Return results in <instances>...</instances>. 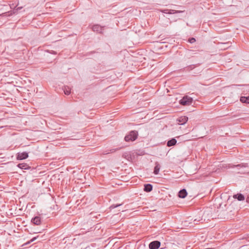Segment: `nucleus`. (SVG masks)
<instances>
[{
    "mask_svg": "<svg viewBox=\"0 0 249 249\" xmlns=\"http://www.w3.org/2000/svg\"><path fill=\"white\" fill-rule=\"evenodd\" d=\"M38 236L37 237H35L34 238H33L31 240H30L29 241H28L26 244H29L30 243H31V242L34 241L37 238Z\"/></svg>",
    "mask_w": 249,
    "mask_h": 249,
    "instance_id": "412c9836",
    "label": "nucleus"
},
{
    "mask_svg": "<svg viewBox=\"0 0 249 249\" xmlns=\"http://www.w3.org/2000/svg\"><path fill=\"white\" fill-rule=\"evenodd\" d=\"M240 100L242 103L249 104V96L248 97L242 96Z\"/></svg>",
    "mask_w": 249,
    "mask_h": 249,
    "instance_id": "f3484780",
    "label": "nucleus"
},
{
    "mask_svg": "<svg viewBox=\"0 0 249 249\" xmlns=\"http://www.w3.org/2000/svg\"><path fill=\"white\" fill-rule=\"evenodd\" d=\"M17 166L21 169H29L31 167L26 163H19Z\"/></svg>",
    "mask_w": 249,
    "mask_h": 249,
    "instance_id": "f8f14e48",
    "label": "nucleus"
},
{
    "mask_svg": "<svg viewBox=\"0 0 249 249\" xmlns=\"http://www.w3.org/2000/svg\"><path fill=\"white\" fill-rule=\"evenodd\" d=\"M159 11L163 13L168 14H174L183 13L184 11L181 10H175L172 9H160Z\"/></svg>",
    "mask_w": 249,
    "mask_h": 249,
    "instance_id": "7ed1b4c3",
    "label": "nucleus"
},
{
    "mask_svg": "<svg viewBox=\"0 0 249 249\" xmlns=\"http://www.w3.org/2000/svg\"><path fill=\"white\" fill-rule=\"evenodd\" d=\"M187 195V192L185 189H182L178 192V196L180 198H185Z\"/></svg>",
    "mask_w": 249,
    "mask_h": 249,
    "instance_id": "1a4fd4ad",
    "label": "nucleus"
},
{
    "mask_svg": "<svg viewBox=\"0 0 249 249\" xmlns=\"http://www.w3.org/2000/svg\"><path fill=\"white\" fill-rule=\"evenodd\" d=\"M155 164V166L154 168V174L155 175H158V174H159L160 170V165L158 162H156Z\"/></svg>",
    "mask_w": 249,
    "mask_h": 249,
    "instance_id": "ddd939ff",
    "label": "nucleus"
},
{
    "mask_svg": "<svg viewBox=\"0 0 249 249\" xmlns=\"http://www.w3.org/2000/svg\"><path fill=\"white\" fill-rule=\"evenodd\" d=\"M246 165H247V164H246ZM236 166L237 167H246L247 165H242V164H238Z\"/></svg>",
    "mask_w": 249,
    "mask_h": 249,
    "instance_id": "5701e85b",
    "label": "nucleus"
},
{
    "mask_svg": "<svg viewBox=\"0 0 249 249\" xmlns=\"http://www.w3.org/2000/svg\"><path fill=\"white\" fill-rule=\"evenodd\" d=\"M199 221V220L197 221L196 219H195L194 220V223L196 224V222H198ZM196 224H197V223H196Z\"/></svg>",
    "mask_w": 249,
    "mask_h": 249,
    "instance_id": "b1692460",
    "label": "nucleus"
},
{
    "mask_svg": "<svg viewBox=\"0 0 249 249\" xmlns=\"http://www.w3.org/2000/svg\"><path fill=\"white\" fill-rule=\"evenodd\" d=\"M177 140L175 138H172L170 140H169L167 142V146L170 147L172 146L175 145L177 143Z\"/></svg>",
    "mask_w": 249,
    "mask_h": 249,
    "instance_id": "4468645a",
    "label": "nucleus"
},
{
    "mask_svg": "<svg viewBox=\"0 0 249 249\" xmlns=\"http://www.w3.org/2000/svg\"><path fill=\"white\" fill-rule=\"evenodd\" d=\"M120 149V148H112L109 150V152H107L105 153V154H107L108 153H112Z\"/></svg>",
    "mask_w": 249,
    "mask_h": 249,
    "instance_id": "a211bd4d",
    "label": "nucleus"
},
{
    "mask_svg": "<svg viewBox=\"0 0 249 249\" xmlns=\"http://www.w3.org/2000/svg\"><path fill=\"white\" fill-rule=\"evenodd\" d=\"M28 157V153L26 152L18 153L17 159L18 160H22L27 159Z\"/></svg>",
    "mask_w": 249,
    "mask_h": 249,
    "instance_id": "39448f33",
    "label": "nucleus"
},
{
    "mask_svg": "<svg viewBox=\"0 0 249 249\" xmlns=\"http://www.w3.org/2000/svg\"><path fill=\"white\" fill-rule=\"evenodd\" d=\"M22 8V7H18L16 9H14V10L13 12L10 11V12H5V13H3L2 14L0 15V16H9L10 15H12L13 13V14L16 13L18 10L21 9Z\"/></svg>",
    "mask_w": 249,
    "mask_h": 249,
    "instance_id": "0eeeda50",
    "label": "nucleus"
},
{
    "mask_svg": "<svg viewBox=\"0 0 249 249\" xmlns=\"http://www.w3.org/2000/svg\"><path fill=\"white\" fill-rule=\"evenodd\" d=\"M138 132L136 130L130 131L124 137L125 141L127 142H133L138 138Z\"/></svg>",
    "mask_w": 249,
    "mask_h": 249,
    "instance_id": "f257e3e1",
    "label": "nucleus"
},
{
    "mask_svg": "<svg viewBox=\"0 0 249 249\" xmlns=\"http://www.w3.org/2000/svg\"><path fill=\"white\" fill-rule=\"evenodd\" d=\"M196 41V39L194 37H192L189 39V42L191 43H193Z\"/></svg>",
    "mask_w": 249,
    "mask_h": 249,
    "instance_id": "aec40b11",
    "label": "nucleus"
},
{
    "mask_svg": "<svg viewBox=\"0 0 249 249\" xmlns=\"http://www.w3.org/2000/svg\"><path fill=\"white\" fill-rule=\"evenodd\" d=\"M32 222L36 225H39L41 223V218L39 216H35L31 220Z\"/></svg>",
    "mask_w": 249,
    "mask_h": 249,
    "instance_id": "6e6552de",
    "label": "nucleus"
},
{
    "mask_svg": "<svg viewBox=\"0 0 249 249\" xmlns=\"http://www.w3.org/2000/svg\"><path fill=\"white\" fill-rule=\"evenodd\" d=\"M160 242L159 241H154L149 244L150 249H158L160 247Z\"/></svg>",
    "mask_w": 249,
    "mask_h": 249,
    "instance_id": "20e7f679",
    "label": "nucleus"
},
{
    "mask_svg": "<svg viewBox=\"0 0 249 249\" xmlns=\"http://www.w3.org/2000/svg\"><path fill=\"white\" fill-rule=\"evenodd\" d=\"M194 68H195L194 65H190L189 67H187V70H189V69L192 70Z\"/></svg>",
    "mask_w": 249,
    "mask_h": 249,
    "instance_id": "4be33fe9",
    "label": "nucleus"
},
{
    "mask_svg": "<svg viewBox=\"0 0 249 249\" xmlns=\"http://www.w3.org/2000/svg\"><path fill=\"white\" fill-rule=\"evenodd\" d=\"M233 197L237 199L239 201H243L245 200V196L242 194H237L233 196Z\"/></svg>",
    "mask_w": 249,
    "mask_h": 249,
    "instance_id": "9b49d317",
    "label": "nucleus"
},
{
    "mask_svg": "<svg viewBox=\"0 0 249 249\" xmlns=\"http://www.w3.org/2000/svg\"><path fill=\"white\" fill-rule=\"evenodd\" d=\"M103 27H101L99 25H94L92 26V29L94 32H96L98 33L103 34Z\"/></svg>",
    "mask_w": 249,
    "mask_h": 249,
    "instance_id": "423d86ee",
    "label": "nucleus"
},
{
    "mask_svg": "<svg viewBox=\"0 0 249 249\" xmlns=\"http://www.w3.org/2000/svg\"><path fill=\"white\" fill-rule=\"evenodd\" d=\"M122 205V204H112L110 206V208L111 209H114L116 207L120 206Z\"/></svg>",
    "mask_w": 249,
    "mask_h": 249,
    "instance_id": "6ab92c4d",
    "label": "nucleus"
},
{
    "mask_svg": "<svg viewBox=\"0 0 249 249\" xmlns=\"http://www.w3.org/2000/svg\"><path fill=\"white\" fill-rule=\"evenodd\" d=\"M13 6V4H12V5H10V8H12V6Z\"/></svg>",
    "mask_w": 249,
    "mask_h": 249,
    "instance_id": "393cba45",
    "label": "nucleus"
},
{
    "mask_svg": "<svg viewBox=\"0 0 249 249\" xmlns=\"http://www.w3.org/2000/svg\"><path fill=\"white\" fill-rule=\"evenodd\" d=\"M153 186L151 184H146L144 185V191L146 192H150L152 190Z\"/></svg>",
    "mask_w": 249,
    "mask_h": 249,
    "instance_id": "2eb2a0df",
    "label": "nucleus"
},
{
    "mask_svg": "<svg viewBox=\"0 0 249 249\" xmlns=\"http://www.w3.org/2000/svg\"><path fill=\"white\" fill-rule=\"evenodd\" d=\"M188 120V118L186 116H181L178 119V122L180 124L182 125L186 123Z\"/></svg>",
    "mask_w": 249,
    "mask_h": 249,
    "instance_id": "9d476101",
    "label": "nucleus"
},
{
    "mask_svg": "<svg viewBox=\"0 0 249 249\" xmlns=\"http://www.w3.org/2000/svg\"><path fill=\"white\" fill-rule=\"evenodd\" d=\"M63 91H64V93L66 94V95H69L71 94V88L70 87H69V86H64L63 88H62Z\"/></svg>",
    "mask_w": 249,
    "mask_h": 249,
    "instance_id": "dca6fc26",
    "label": "nucleus"
},
{
    "mask_svg": "<svg viewBox=\"0 0 249 249\" xmlns=\"http://www.w3.org/2000/svg\"><path fill=\"white\" fill-rule=\"evenodd\" d=\"M193 98L188 96H184L180 101L179 103L182 106H188L193 102Z\"/></svg>",
    "mask_w": 249,
    "mask_h": 249,
    "instance_id": "f03ea898",
    "label": "nucleus"
}]
</instances>
